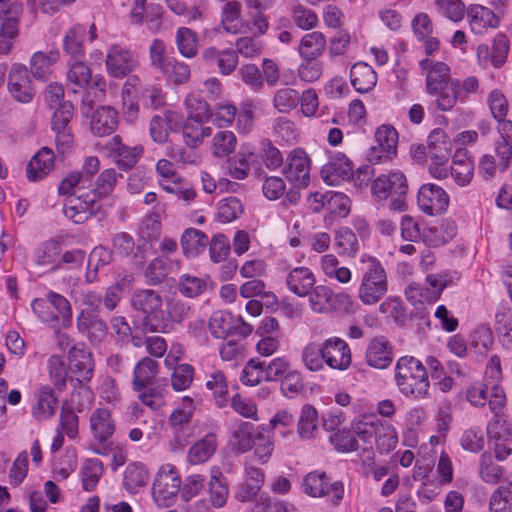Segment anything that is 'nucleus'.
I'll return each mask as SVG.
<instances>
[{
    "mask_svg": "<svg viewBox=\"0 0 512 512\" xmlns=\"http://www.w3.org/2000/svg\"><path fill=\"white\" fill-rule=\"evenodd\" d=\"M407 191V179L400 171L382 174L372 184V193L376 200L380 202L390 198L389 208L393 211L406 210Z\"/></svg>",
    "mask_w": 512,
    "mask_h": 512,
    "instance_id": "20e7f679",
    "label": "nucleus"
},
{
    "mask_svg": "<svg viewBox=\"0 0 512 512\" xmlns=\"http://www.w3.org/2000/svg\"><path fill=\"white\" fill-rule=\"evenodd\" d=\"M366 362L376 369H385L392 362V347L384 337L373 338L366 350Z\"/></svg>",
    "mask_w": 512,
    "mask_h": 512,
    "instance_id": "393cba45",
    "label": "nucleus"
},
{
    "mask_svg": "<svg viewBox=\"0 0 512 512\" xmlns=\"http://www.w3.org/2000/svg\"><path fill=\"white\" fill-rule=\"evenodd\" d=\"M212 133V128L204 126L203 121L187 117L182 125V136L185 144L196 148L200 146L206 137Z\"/></svg>",
    "mask_w": 512,
    "mask_h": 512,
    "instance_id": "f704fd0d",
    "label": "nucleus"
},
{
    "mask_svg": "<svg viewBox=\"0 0 512 512\" xmlns=\"http://www.w3.org/2000/svg\"><path fill=\"white\" fill-rule=\"evenodd\" d=\"M350 81L357 92L367 93L375 87L377 74L367 63L357 62L350 69Z\"/></svg>",
    "mask_w": 512,
    "mask_h": 512,
    "instance_id": "2f4dec72",
    "label": "nucleus"
},
{
    "mask_svg": "<svg viewBox=\"0 0 512 512\" xmlns=\"http://www.w3.org/2000/svg\"><path fill=\"white\" fill-rule=\"evenodd\" d=\"M450 141L444 131L436 129L428 137L427 157L430 162H448L451 156Z\"/></svg>",
    "mask_w": 512,
    "mask_h": 512,
    "instance_id": "473e14b6",
    "label": "nucleus"
},
{
    "mask_svg": "<svg viewBox=\"0 0 512 512\" xmlns=\"http://www.w3.org/2000/svg\"><path fill=\"white\" fill-rule=\"evenodd\" d=\"M201 57L208 64L216 61L219 73L224 76L234 72L238 65L237 52L231 48L219 50L216 47L210 46L202 51Z\"/></svg>",
    "mask_w": 512,
    "mask_h": 512,
    "instance_id": "4be33fe9",
    "label": "nucleus"
},
{
    "mask_svg": "<svg viewBox=\"0 0 512 512\" xmlns=\"http://www.w3.org/2000/svg\"><path fill=\"white\" fill-rule=\"evenodd\" d=\"M509 42L505 35L499 34L494 40L492 47L481 44L477 47V58L480 65L487 67L492 65L495 68L501 67L507 58Z\"/></svg>",
    "mask_w": 512,
    "mask_h": 512,
    "instance_id": "f3484780",
    "label": "nucleus"
},
{
    "mask_svg": "<svg viewBox=\"0 0 512 512\" xmlns=\"http://www.w3.org/2000/svg\"><path fill=\"white\" fill-rule=\"evenodd\" d=\"M85 37V28L81 25L71 27L63 41L64 50L67 54L74 58L80 57L84 54L83 41Z\"/></svg>",
    "mask_w": 512,
    "mask_h": 512,
    "instance_id": "bf43d9fd",
    "label": "nucleus"
},
{
    "mask_svg": "<svg viewBox=\"0 0 512 512\" xmlns=\"http://www.w3.org/2000/svg\"><path fill=\"white\" fill-rule=\"evenodd\" d=\"M318 427V412L311 405L303 406L298 424L297 432L302 439H311L315 436Z\"/></svg>",
    "mask_w": 512,
    "mask_h": 512,
    "instance_id": "5fc2aeb1",
    "label": "nucleus"
},
{
    "mask_svg": "<svg viewBox=\"0 0 512 512\" xmlns=\"http://www.w3.org/2000/svg\"><path fill=\"white\" fill-rule=\"evenodd\" d=\"M181 480L175 466L166 464L158 471L152 486V497L160 507L170 506L180 490Z\"/></svg>",
    "mask_w": 512,
    "mask_h": 512,
    "instance_id": "39448f33",
    "label": "nucleus"
},
{
    "mask_svg": "<svg viewBox=\"0 0 512 512\" xmlns=\"http://www.w3.org/2000/svg\"><path fill=\"white\" fill-rule=\"evenodd\" d=\"M362 262L366 265L362 280L358 288V298L364 305L378 303L388 289L387 275L381 262L368 257Z\"/></svg>",
    "mask_w": 512,
    "mask_h": 512,
    "instance_id": "7ed1b4c3",
    "label": "nucleus"
},
{
    "mask_svg": "<svg viewBox=\"0 0 512 512\" xmlns=\"http://www.w3.org/2000/svg\"><path fill=\"white\" fill-rule=\"evenodd\" d=\"M58 408V398L53 388L48 385L41 386L35 392V404L32 406V416L43 421L52 417Z\"/></svg>",
    "mask_w": 512,
    "mask_h": 512,
    "instance_id": "b1692460",
    "label": "nucleus"
},
{
    "mask_svg": "<svg viewBox=\"0 0 512 512\" xmlns=\"http://www.w3.org/2000/svg\"><path fill=\"white\" fill-rule=\"evenodd\" d=\"M326 49V38L323 33L314 31L304 35L300 41L299 54L306 60H315Z\"/></svg>",
    "mask_w": 512,
    "mask_h": 512,
    "instance_id": "79ce46f5",
    "label": "nucleus"
},
{
    "mask_svg": "<svg viewBox=\"0 0 512 512\" xmlns=\"http://www.w3.org/2000/svg\"><path fill=\"white\" fill-rule=\"evenodd\" d=\"M21 7L10 0H0V56L7 55L18 35V21Z\"/></svg>",
    "mask_w": 512,
    "mask_h": 512,
    "instance_id": "6e6552de",
    "label": "nucleus"
},
{
    "mask_svg": "<svg viewBox=\"0 0 512 512\" xmlns=\"http://www.w3.org/2000/svg\"><path fill=\"white\" fill-rule=\"evenodd\" d=\"M474 173V163L468 157L466 151L457 150L453 156V164L450 174L460 186L468 185Z\"/></svg>",
    "mask_w": 512,
    "mask_h": 512,
    "instance_id": "72a5a7b5",
    "label": "nucleus"
},
{
    "mask_svg": "<svg viewBox=\"0 0 512 512\" xmlns=\"http://www.w3.org/2000/svg\"><path fill=\"white\" fill-rule=\"evenodd\" d=\"M256 158L257 155L249 146H242L241 150L229 160V175L237 180L245 179L249 174L250 165Z\"/></svg>",
    "mask_w": 512,
    "mask_h": 512,
    "instance_id": "4c0bfd02",
    "label": "nucleus"
},
{
    "mask_svg": "<svg viewBox=\"0 0 512 512\" xmlns=\"http://www.w3.org/2000/svg\"><path fill=\"white\" fill-rule=\"evenodd\" d=\"M374 442L376 448L381 453L392 451L398 443V435L395 427L386 421H381L377 428V434L374 436Z\"/></svg>",
    "mask_w": 512,
    "mask_h": 512,
    "instance_id": "6e6d98bb",
    "label": "nucleus"
},
{
    "mask_svg": "<svg viewBox=\"0 0 512 512\" xmlns=\"http://www.w3.org/2000/svg\"><path fill=\"white\" fill-rule=\"evenodd\" d=\"M208 328L211 335L218 339H227L234 335L249 336L253 331V326L242 317H235L226 311L214 312L209 319Z\"/></svg>",
    "mask_w": 512,
    "mask_h": 512,
    "instance_id": "0eeeda50",
    "label": "nucleus"
},
{
    "mask_svg": "<svg viewBox=\"0 0 512 512\" xmlns=\"http://www.w3.org/2000/svg\"><path fill=\"white\" fill-rule=\"evenodd\" d=\"M61 247L59 242L50 240L43 243L35 255V262L38 266L49 267V271L54 272L60 268L59 256Z\"/></svg>",
    "mask_w": 512,
    "mask_h": 512,
    "instance_id": "c03bdc74",
    "label": "nucleus"
},
{
    "mask_svg": "<svg viewBox=\"0 0 512 512\" xmlns=\"http://www.w3.org/2000/svg\"><path fill=\"white\" fill-rule=\"evenodd\" d=\"M76 327L80 334L92 344L102 343L108 332L104 319L92 311L83 309L76 317Z\"/></svg>",
    "mask_w": 512,
    "mask_h": 512,
    "instance_id": "2eb2a0df",
    "label": "nucleus"
},
{
    "mask_svg": "<svg viewBox=\"0 0 512 512\" xmlns=\"http://www.w3.org/2000/svg\"><path fill=\"white\" fill-rule=\"evenodd\" d=\"M118 177H122V175L116 173L114 169H106L97 177L94 189L88 192L95 194V200L98 202L99 198L109 196L112 193Z\"/></svg>",
    "mask_w": 512,
    "mask_h": 512,
    "instance_id": "680f3d73",
    "label": "nucleus"
},
{
    "mask_svg": "<svg viewBox=\"0 0 512 512\" xmlns=\"http://www.w3.org/2000/svg\"><path fill=\"white\" fill-rule=\"evenodd\" d=\"M335 246L340 255L348 257H353L359 250V242L356 234L347 227L340 228L336 232Z\"/></svg>",
    "mask_w": 512,
    "mask_h": 512,
    "instance_id": "4d7b16f0",
    "label": "nucleus"
},
{
    "mask_svg": "<svg viewBox=\"0 0 512 512\" xmlns=\"http://www.w3.org/2000/svg\"><path fill=\"white\" fill-rule=\"evenodd\" d=\"M90 428L94 438L100 443L106 442L115 431V422L106 408L95 409L90 416Z\"/></svg>",
    "mask_w": 512,
    "mask_h": 512,
    "instance_id": "7c9ffc66",
    "label": "nucleus"
},
{
    "mask_svg": "<svg viewBox=\"0 0 512 512\" xmlns=\"http://www.w3.org/2000/svg\"><path fill=\"white\" fill-rule=\"evenodd\" d=\"M241 380L249 386H256L262 381L267 382L265 361L258 358L250 359L242 370Z\"/></svg>",
    "mask_w": 512,
    "mask_h": 512,
    "instance_id": "052dcab7",
    "label": "nucleus"
},
{
    "mask_svg": "<svg viewBox=\"0 0 512 512\" xmlns=\"http://www.w3.org/2000/svg\"><path fill=\"white\" fill-rule=\"evenodd\" d=\"M324 361L332 369L345 370L351 364L348 345L340 338H332L323 344Z\"/></svg>",
    "mask_w": 512,
    "mask_h": 512,
    "instance_id": "412c9836",
    "label": "nucleus"
},
{
    "mask_svg": "<svg viewBox=\"0 0 512 512\" xmlns=\"http://www.w3.org/2000/svg\"><path fill=\"white\" fill-rule=\"evenodd\" d=\"M113 251L104 246L95 247L89 255L87 263L86 280L89 283L95 281L98 270L111 263Z\"/></svg>",
    "mask_w": 512,
    "mask_h": 512,
    "instance_id": "8fccbe9b",
    "label": "nucleus"
},
{
    "mask_svg": "<svg viewBox=\"0 0 512 512\" xmlns=\"http://www.w3.org/2000/svg\"><path fill=\"white\" fill-rule=\"evenodd\" d=\"M512 159V145L506 142H496L494 153L485 154L479 163V173L485 179L493 178L497 171H505Z\"/></svg>",
    "mask_w": 512,
    "mask_h": 512,
    "instance_id": "4468645a",
    "label": "nucleus"
},
{
    "mask_svg": "<svg viewBox=\"0 0 512 512\" xmlns=\"http://www.w3.org/2000/svg\"><path fill=\"white\" fill-rule=\"evenodd\" d=\"M315 283V275L308 267H295L286 276L289 291L298 297L309 295Z\"/></svg>",
    "mask_w": 512,
    "mask_h": 512,
    "instance_id": "5701e85b",
    "label": "nucleus"
},
{
    "mask_svg": "<svg viewBox=\"0 0 512 512\" xmlns=\"http://www.w3.org/2000/svg\"><path fill=\"white\" fill-rule=\"evenodd\" d=\"M158 372V364L151 358L145 357L139 361L134 369L133 387L135 391L150 386Z\"/></svg>",
    "mask_w": 512,
    "mask_h": 512,
    "instance_id": "a18cd8bd",
    "label": "nucleus"
},
{
    "mask_svg": "<svg viewBox=\"0 0 512 512\" xmlns=\"http://www.w3.org/2000/svg\"><path fill=\"white\" fill-rule=\"evenodd\" d=\"M284 174L297 187H307L310 180V158L300 148L292 150L287 158Z\"/></svg>",
    "mask_w": 512,
    "mask_h": 512,
    "instance_id": "ddd939ff",
    "label": "nucleus"
},
{
    "mask_svg": "<svg viewBox=\"0 0 512 512\" xmlns=\"http://www.w3.org/2000/svg\"><path fill=\"white\" fill-rule=\"evenodd\" d=\"M111 245L113 253L121 257L133 255L136 265H142L145 262L146 255L144 250L140 246L135 248V241L129 233L121 231L113 234Z\"/></svg>",
    "mask_w": 512,
    "mask_h": 512,
    "instance_id": "c85d7f7f",
    "label": "nucleus"
},
{
    "mask_svg": "<svg viewBox=\"0 0 512 512\" xmlns=\"http://www.w3.org/2000/svg\"><path fill=\"white\" fill-rule=\"evenodd\" d=\"M422 74L426 77V91L436 92L438 88L453 81L449 66L441 61L426 58L420 62Z\"/></svg>",
    "mask_w": 512,
    "mask_h": 512,
    "instance_id": "a211bd4d",
    "label": "nucleus"
},
{
    "mask_svg": "<svg viewBox=\"0 0 512 512\" xmlns=\"http://www.w3.org/2000/svg\"><path fill=\"white\" fill-rule=\"evenodd\" d=\"M98 210L95 194L82 191L81 188H77L74 194L69 195L63 204L65 216L76 224L84 223Z\"/></svg>",
    "mask_w": 512,
    "mask_h": 512,
    "instance_id": "1a4fd4ad",
    "label": "nucleus"
},
{
    "mask_svg": "<svg viewBox=\"0 0 512 512\" xmlns=\"http://www.w3.org/2000/svg\"><path fill=\"white\" fill-rule=\"evenodd\" d=\"M54 152L43 147L30 160L27 165V177L30 181H39L45 178L54 168Z\"/></svg>",
    "mask_w": 512,
    "mask_h": 512,
    "instance_id": "c756f323",
    "label": "nucleus"
},
{
    "mask_svg": "<svg viewBox=\"0 0 512 512\" xmlns=\"http://www.w3.org/2000/svg\"><path fill=\"white\" fill-rule=\"evenodd\" d=\"M428 94L435 97V105L439 110L450 111L458 101H461L460 80L455 79L438 88L436 92H429Z\"/></svg>",
    "mask_w": 512,
    "mask_h": 512,
    "instance_id": "e433bc0d",
    "label": "nucleus"
},
{
    "mask_svg": "<svg viewBox=\"0 0 512 512\" xmlns=\"http://www.w3.org/2000/svg\"><path fill=\"white\" fill-rule=\"evenodd\" d=\"M264 481L265 474L263 470L252 464L245 463L244 479L240 484L238 491L235 493V498L239 502L243 503L251 501L258 495Z\"/></svg>",
    "mask_w": 512,
    "mask_h": 512,
    "instance_id": "6ab92c4d",
    "label": "nucleus"
},
{
    "mask_svg": "<svg viewBox=\"0 0 512 512\" xmlns=\"http://www.w3.org/2000/svg\"><path fill=\"white\" fill-rule=\"evenodd\" d=\"M299 93L293 88H282L275 92L273 96V106L280 113H288L297 107L299 103Z\"/></svg>",
    "mask_w": 512,
    "mask_h": 512,
    "instance_id": "0e129e2a",
    "label": "nucleus"
},
{
    "mask_svg": "<svg viewBox=\"0 0 512 512\" xmlns=\"http://www.w3.org/2000/svg\"><path fill=\"white\" fill-rule=\"evenodd\" d=\"M307 296L309 297L311 309L317 313H324L328 310L332 301L333 291L325 285H314V288Z\"/></svg>",
    "mask_w": 512,
    "mask_h": 512,
    "instance_id": "338daca9",
    "label": "nucleus"
},
{
    "mask_svg": "<svg viewBox=\"0 0 512 512\" xmlns=\"http://www.w3.org/2000/svg\"><path fill=\"white\" fill-rule=\"evenodd\" d=\"M254 425L247 421H241L232 432V437L236 441V449L240 453H246L253 448L254 443Z\"/></svg>",
    "mask_w": 512,
    "mask_h": 512,
    "instance_id": "e2e57ef3",
    "label": "nucleus"
},
{
    "mask_svg": "<svg viewBox=\"0 0 512 512\" xmlns=\"http://www.w3.org/2000/svg\"><path fill=\"white\" fill-rule=\"evenodd\" d=\"M489 439L509 441L512 436V425L506 414H496L487 426Z\"/></svg>",
    "mask_w": 512,
    "mask_h": 512,
    "instance_id": "13d9d810",
    "label": "nucleus"
},
{
    "mask_svg": "<svg viewBox=\"0 0 512 512\" xmlns=\"http://www.w3.org/2000/svg\"><path fill=\"white\" fill-rule=\"evenodd\" d=\"M216 448V436L209 433L189 448L187 461L192 465L202 464L215 453Z\"/></svg>",
    "mask_w": 512,
    "mask_h": 512,
    "instance_id": "c9c22d12",
    "label": "nucleus"
},
{
    "mask_svg": "<svg viewBox=\"0 0 512 512\" xmlns=\"http://www.w3.org/2000/svg\"><path fill=\"white\" fill-rule=\"evenodd\" d=\"M378 146L372 148L369 156L371 162L389 160L396 154L398 133L392 126H381L376 134Z\"/></svg>",
    "mask_w": 512,
    "mask_h": 512,
    "instance_id": "aec40b11",
    "label": "nucleus"
},
{
    "mask_svg": "<svg viewBox=\"0 0 512 512\" xmlns=\"http://www.w3.org/2000/svg\"><path fill=\"white\" fill-rule=\"evenodd\" d=\"M149 479V474L143 464L134 462L129 464L124 472L123 485L130 493H137L144 487Z\"/></svg>",
    "mask_w": 512,
    "mask_h": 512,
    "instance_id": "49530a36",
    "label": "nucleus"
},
{
    "mask_svg": "<svg viewBox=\"0 0 512 512\" xmlns=\"http://www.w3.org/2000/svg\"><path fill=\"white\" fill-rule=\"evenodd\" d=\"M467 19L470 29L475 34H483L488 28L498 26L499 19L489 8L474 4L467 9Z\"/></svg>",
    "mask_w": 512,
    "mask_h": 512,
    "instance_id": "a878e982",
    "label": "nucleus"
},
{
    "mask_svg": "<svg viewBox=\"0 0 512 512\" xmlns=\"http://www.w3.org/2000/svg\"><path fill=\"white\" fill-rule=\"evenodd\" d=\"M236 144L237 139L233 132L219 131L212 140L213 154L216 157H226L234 151Z\"/></svg>",
    "mask_w": 512,
    "mask_h": 512,
    "instance_id": "69168bd1",
    "label": "nucleus"
},
{
    "mask_svg": "<svg viewBox=\"0 0 512 512\" xmlns=\"http://www.w3.org/2000/svg\"><path fill=\"white\" fill-rule=\"evenodd\" d=\"M417 203L423 213L430 216L439 215L447 209L449 196L443 188L428 183L420 187Z\"/></svg>",
    "mask_w": 512,
    "mask_h": 512,
    "instance_id": "f8f14e48",
    "label": "nucleus"
},
{
    "mask_svg": "<svg viewBox=\"0 0 512 512\" xmlns=\"http://www.w3.org/2000/svg\"><path fill=\"white\" fill-rule=\"evenodd\" d=\"M264 427H258L254 435V457L260 464H266L270 460L273 450L274 441L273 436L264 433Z\"/></svg>",
    "mask_w": 512,
    "mask_h": 512,
    "instance_id": "864d4df0",
    "label": "nucleus"
},
{
    "mask_svg": "<svg viewBox=\"0 0 512 512\" xmlns=\"http://www.w3.org/2000/svg\"><path fill=\"white\" fill-rule=\"evenodd\" d=\"M221 25L230 34H238L243 22L241 19V4L238 1H228L221 11Z\"/></svg>",
    "mask_w": 512,
    "mask_h": 512,
    "instance_id": "de8ad7c7",
    "label": "nucleus"
},
{
    "mask_svg": "<svg viewBox=\"0 0 512 512\" xmlns=\"http://www.w3.org/2000/svg\"><path fill=\"white\" fill-rule=\"evenodd\" d=\"M69 369L79 382H86L92 378V354L84 349L72 347L69 351Z\"/></svg>",
    "mask_w": 512,
    "mask_h": 512,
    "instance_id": "cd10ccee",
    "label": "nucleus"
},
{
    "mask_svg": "<svg viewBox=\"0 0 512 512\" xmlns=\"http://www.w3.org/2000/svg\"><path fill=\"white\" fill-rule=\"evenodd\" d=\"M132 310L138 313L145 331L169 333L191 313L190 304L179 297L165 298L151 288L135 289L129 299Z\"/></svg>",
    "mask_w": 512,
    "mask_h": 512,
    "instance_id": "f257e3e1",
    "label": "nucleus"
},
{
    "mask_svg": "<svg viewBox=\"0 0 512 512\" xmlns=\"http://www.w3.org/2000/svg\"><path fill=\"white\" fill-rule=\"evenodd\" d=\"M111 155L116 158L118 166L122 169L131 168L140 154L138 148H130L124 145L119 136H114L107 144Z\"/></svg>",
    "mask_w": 512,
    "mask_h": 512,
    "instance_id": "ea45409f",
    "label": "nucleus"
},
{
    "mask_svg": "<svg viewBox=\"0 0 512 512\" xmlns=\"http://www.w3.org/2000/svg\"><path fill=\"white\" fill-rule=\"evenodd\" d=\"M103 471V464L99 459L85 460L80 470L83 489L93 491L102 477Z\"/></svg>",
    "mask_w": 512,
    "mask_h": 512,
    "instance_id": "603ef678",
    "label": "nucleus"
},
{
    "mask_svg": "<svg viewBox=\"0 0 512 512\" xmlns=\"http://www.w3.org/2000/svg\"><path fill=\"white\" fill-rule=\"evenodd\" d=\"M7 88L10 96L22 104L30 103L36 94L26 66L18 63L13 64L9 71Z\"/></svg>",
    "mask_w": 512,
    "mask_h": 512,
    "instance_id": "9b49d317",
    "label": "nucleus"
},
{
    "mask_svg": "<svg viewBox=\"0 0 512 512\" xmlns=\"http://www.w3.org/2000/svg\"><path fill=\"white\" fill-rule=\"evenodd\" d=\"M140 65L134 51L121 44L111 45L105 57L106 71L114 78H125L133 73Z\"/></svg>",
    "mask_w": 512,
    "mask_h": 512,
    "instance_id": "423d86ee",
    "label": "nucleus"
},
{
    "mask_svg": "<svg viewBox=\"0 0 512 512\" xmlns=\"http://www.w3.org/2000/svg\"><path fill=\"white\" fill-rule=\"evenodd\" d=\"M320 173L326 184L335 186L353 176V164L344 154L335 153L322 166Z\"/></svg>",
    "mask_w": 512,
    "mask_h": 512,
    "instance_id": "dca6fc26",
    "label": "nucleus"
},
{
    "mask_svg": "<svg viewBox=\"0 0 512 512\" xmlns=\"http://www.w3.org/2000/svg\"><path fill=\"white\" fill-rule=\"evenodd\" d=\"M118 125V113L110 106H101L91 116L90 129L96 136L103 137L113 133Z\"/></svg>",
    "mask_w": 512,
    "mask_h": 512,
    "instance_id": "bb28decb",
    "label": "nucleus"
},
{
    "mask_svg": "<svg viewBox=\"0 0 512 512\" xmlns=\"http://www.w3.org/2000/svg\"><path fill=\"white\" fill-rule=\"evenodd\" d=\"M395 382L405 397L425 400L430 397L428 372L423 363L412 356L401 357L395 366Z\"/></svg>",
    "mask_w": 512,
    "mask_h": 512,
    "instance_id": "f03ea898",
    "label": "nucleus"
},
{
    "mask_svg": "<svg viewBox=\"0 0 512 512\" xmlns=\"http://www.w3.org/2000/svg\"><path fill=\"white\" fill-rule=\"evenodd\" d=\"M303 489L311 497L329 496L333 504H338L343 498L344 487L342 482L329 483L324 472L313 471L303 480Z\"/></svg>",
    "mask_w": 512,
    "mask_h": 512,
    "instance_id": "9d476101",
    "label": "nucleus"
},
{
    "mask_svg": "<svg viewBox=\"0 0 512 512\" xmlns=\"http://www.w3.org/2000/svg\"><path fill=\"white\" fill-rule=\"evenodd\" d=\"M175 44L181 56L192 59L199 51L198 35L188 27H180L176 31Z\"/></svg>",
    "mask_w": 512,
    "mask_h": 512,
    "instance_id": "37998d69",
    "label": "nucleus"
},
{
    "mask_svg": "<svg viewBox=\"0 0 512 512\" xmlns=\"http://www.w3.org/2000/svg\"><path fill=\"white\" fill-rule=\"evenodd\" d=\"M172 263L166 257L153 259L145 269V277L152 284H159L165 280L172 269Z\"/></svg>",
    "mask_w": 512,
    "mask_h": 512,
    "instance_id": "774afa93",
    "label": "nucleus"
},
{
    "mask_svg": "<svg viewBox=\"0 0 512 512\" xmlns=\"http://www.w3.org/2000/svg\"><path fill=\"white\" fill-rule=\"evenodd\" d=\"M381 420L375 415L363 414L359 415L352 422V429L354 434L361 439L364 443H372L375 434H377V428Z\"/></svg>",
    "mask_w": 512,
    "mask_h": 512,
    "instance_id": "09e8293b",
    "label": "nucleus"
},
{
    "mask_svg": "<svg viewBox=\"0 0 512 512\" xmlns=\"http://www.w3.org/2000/svg\"><path fill=\"white\" fill-rule=\"evenodd\" d=\"M59 54L58 52L50 51L49 53L45 52H35L30 59V72L36 79H45L46 76L50 73V68L53 63L58 60Z\"/></svg>",
    "mask_w": 512,
    "mask_h": 512,
    "instance_id": "3c124183",
    "label": "nucleus"
},
{
    "mask_svg": "<svg viewBox=\"0 0 512 512\" xmlns=\"http://www.w3.org/2000/svg\"><path fill=\"white\" fill-rule=\"evenodd\" d=\"M226 479L218 467H212L209 481V500L215 508L223 507L228 499Z\"/></svg>",
    "mask_w": 512,
    "mask_h": 512,
    "instance_id": "58836bf2",
    "label": "nucleus"
},
{
    "mask_svg": "<svg viewBox=\"0 0 512 512\" xmlns=\"http://www.w3.org/2000/svg\"><path fill=\"white\" fill-rule=\"evenodd\" d=\"M208 243L206 234L195 228H187L181 236V247L188 257L198 256L206 249Z\"/></svg>",
    "mask_w": 512,
    "mask_h": 512,
    "instance_id": "a19ab883",
    "label": "nucleus"
}]
</instances>
